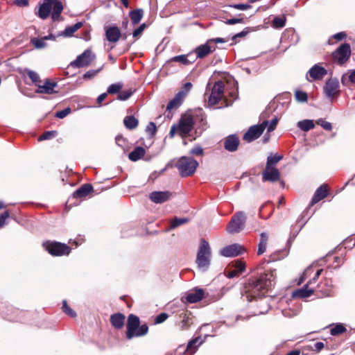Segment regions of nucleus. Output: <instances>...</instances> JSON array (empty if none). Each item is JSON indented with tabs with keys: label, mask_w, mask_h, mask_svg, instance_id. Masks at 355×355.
Segmentation results:
<instances>
[{
	"label": "nucleus",
	"mask_w": 355,
	"mask_h": 355,
	"mask_svg": "<svg viewBox=\"0 0 355 355\" xmlns=\"http://www.w3.org/2000/svg\"><path fill=\"white\" fill-rule=\"evenodd\" d=\"M275 270L266 271L258 277L248 279L243 286L242 295L248 302L264 296L275 285Z\"/></svg>",
	"instance_id": "f257e3e1"
},
{
	"label": "nucleus",
	"mask_w": 355,
	"mask_h": 355,
	"mask_svg": "<svg viewBox=\"0 0 355 355\" xmlns=\"http://www.w3.org/2000/svg\"><path fill=\"white\" fill-rule=\"evenodd\" d=\"M35 14L42 19H47L51 13L53 21L62 20L60 15L63 10V6L59 0H44L42 3L37 6Z\"/></svg>",
	"instance_id": "f03ea898"
},
{
	"label": "nucleus",
	"mask_w": 355,
	"mask_h": 355,
	"mask_svg": "<svg viewBox=\"0 0 355 355\" xmlns=\"http://www.w3.org/2000/svg\"><path fill=\"white\" fill-rule=\"evenodd\" d=\"M140 324L139 317L130 314L128 318L126 337L132 339L134 337H139L146 335L148 331V327L144 324Z\"/></svg>",
	"instance_id": "7ed1b4c3"
},
{
	"label": "nucleus",
	"mask_w": 355,
	"mask_h": 355,
	"mask_svg": "<svg viewBox=\"0 0 355 355\" xmlns=\"http://www.w3.org/2000/svg\"><path fill=\"white\" fill-rule=\"evenodd\" d=\"M211 257V251L209 243L205 239H202L196 261L198 268L202 271H206L210 265Z\"/></svg>",
	"instance_id": "20e7f679"
},
{
	"label": "nucleus",
	"mask_w": 355,
	"mask_h": 355,
	"mask_svg": "<svg viewBox=\"0 0 355 355\" xmlns=\"http://www.w3.org/2000/svg\"><path fill=\"white\" fill-rule=\"evenodd\" d=\"M175 166L180 176L188 177L195 173L198 162L193 157L182 156L178 159Z\"/></svg>",
	"instance_id": "39448f33"
},
{
	"label": "nucleus",
	"mask_w": 355,
	"mask_h": 355,
	"mask_svg": "<svg viewBox=\"0 0 355 355\" xmlns=\"http://www.w3.org/2000/svg\"><path fill=\"white\" fill-rule=\"evenodd\" d=\"M246 216L243 211L236 212L231 218L226 230L230 234H236L241 232L245 225Z\"/></svg>",
	"instance_id": "423d86ee"
},
{
	"label": "nucleus",
	"mask_w": 355,
	"mask_h": 355,
	"mask_svg": "<svg viewBox=\"0 0 355 355\" xmlns=\"http://www.w3.org/2000/svg\"><path fill=\"white\" fill-rule=\"evenodd\" d=\"M45 249L53 256L68 255L71 249L67 245L60 242H46L43 244Z\"/></svg>",
	"instance_id": "0eeeda50"
},
{
	"label": "nucleus",
	"mask_w": 355,
	"mask_h": 355,
	"mask_svg": "<svg viewBox=\"0 0 355 355\" xmlns=\"http://www.w3.org/2000/svg\"><path fill=\"white\" fill-rule=\"evenodd\" d=\"M225 84L223 81L218 80L216 82L211 89L209 94H205L207 96L208 103L209 105H216L223 96Z\"/></svg>",
	"instance_id": "6e6552de"
},
{
	"label": "nucleus",
	"mask_w": 355,
	"mask_h": 355,
	"mask_svg": "<svg viewBox=\"0 0 355 355\" xmlns=\"http://www.w3.org/2000/svg\"><path fill=\"white\" fill-rule=\"evenodd\" d=\"M268 123V121H263L261 124L252 125L244 134L243 139L248 142H251L258 139L264 131Z\"/></svg>",
	"instance_id": "1a4fd4ad"
},
{
	"label": "nucleus",
	"mask_w": 355,
	"mask_h": 355,
	"mask_svg": "<svg viewBox=\"0 0 355 355\" xmlns=\"http://www.w3.org/2000/svg\"><path fill=\"white\" fill-rule=\"evenodd\" d=\"M95 59V55L90 49L85 50L70 63V66L81 68L88 66Z\"/></svg>",
	"instance_id": "9d476101"
},
{
	"label": "nucleus",
	"mask_w": 355,
	"mask_h": 355,
	"mask_svg": "<svg viewBox=\"0 0 355 355\" xmlns=\"http://www.w3.org/2000/svg\"><path fill=\"white\" fill-rule=\"evenodd\" d=\"M351 55V47L347 43L341 44L334 53V59L342 65L346 62Z\"/></svg>",
	"instance_id": "9b49d317"
},
{
	"label": "nucleus",
	"mask_w": 355,
	"mask_h": 355,
	"mask_svg": "<svg viewBox=\"0 0 355 355\" xmlns=\"http://www.w3.org/2000/svg\"><path fill=\"white\" fill-rule=\"evenodd\" d=\"M193 125L194 122L191 116H182L177 125L178 132L184 138L193 129Z\"/></svg>",
	"instance_id": "f8f14e48"
},
{
	"label": "nucleus",
	"mask_w": 355,
	"mask_h": 355,
	"mask_svg": "<svg viewBox=\"0 0 355 355\" xmlns=\"http://www.w3.org/2000/svg\"><path fill=\"white\" fill-rule=\"evenodd\" d=\"M339 82L336 78L328 79L323 87L324 94L329 98H332L340 93Z\"/></svg>",
	"instance_id": "ddd939ff"
},
{
	"label": "nucleus",
	"mask_w": 355,
	"mask_h": 355,
	"mask_svg": "<svg viewBox=\"0 0 355 355\" xmlns=\"http://www.w3.org/2000/svg\"><path fill=\"white\" fill-rule=\"evenodd\" d=\"M242 245L238 243H234L223 248L220 250V254L225 257H236L243 252Z\"/></svg>",
	"instance_id": "4468645a"
},
{
	"label": "nucleus",
	"mask_w": 355,
	"mask_h": 355,
	"mask_svg": "<svg viewBox=\"0 0 355 355\" xmlns=\"http://www.w3.org/2000/svg\"><path fill=\"white\" fill-rule=\"evenodd\" d=\"M172 197V193L168 191H153L150 193V200L156 204L164 203Z\"/></svg>",
	"instance_id": "2eb2a0df"
},
{
	"label": "nucleus",
	"mask_w": 355,
	"mask_h": 355,
	"mask_svg": "<svg viewBox=\"0 0 355 355\" xmlns=\"http://www.w3.org/2000/svg\"><path fill=\"white\" fill-rule=\"evenodd\" d=\"M280 176L279 171L277 168L266 166L265 170L262 173L263 181L276 182L279 180Z\"/></svg>",
	"instance_id": "dca6fc26"
},
{
	"label": "nucleus",
	"mask_w": 355,
	"mask_h": 355,
	"mask_svg": "<svg viewBox=\"0 0 355 355\" xmlns=\"http://www.w3.org/2000/svg\"><path fill=\"white\" fill-rule=\"evenodd\" d=\"M105 32L106 39L112 43H116L121 36L120 29L116 26H105Z\"/></svg>",
	"instance_id": "f3484780"
},
{
	"label": "nucleus",
	"mask_w": 355,
	"mask_h": 355,
	"mask_svg": "<svg viewBox=\"0 0 355 355\" xmlns=\"http://www.w3.org/2000/svg\"><path fill=\"white\" fill-rule=\"evenodd\" d=\"M57 87L55 82H51L49 79H46L44 83L42 82L35 90L37 94H52L55 93V88Z\"/></svg>",
	"instance_id": "a211bd4d"
},
{
	"label": "nucleus",
	"mask_w": 355,
	"mask_h": 355,
	"mask_svg": "<svg viewBox=\"0 0 355 355\" xmlns=\"http://www.w3.org/2000/svg\"><path fill=\"white\" fill-rule=\"evenodd\" d=\"M327 74L325 68L318 65H313L308 71L306 76L309 75L313 80H321Z\"/></svg>",
	"instance_id": "6ab92c4d"
},
{
	"label": "nucleus",
	"mask_w": 355,
	"mask_h": 355,
	"mask_svg": "<svg viewBox=\"0 0 355 355\" xmlns=\"http://www.w3.org/2000/svg\"><path fill=\"white\" fill-rule=\"evenodd\" d=\"M205 295L204 290L195 288L189 291L186 295V300L189 303H196L201 300Z\"/></svg>",
	"instance_id": "aec40b11"
},
{
	"label": "nucleus",
	"mask_w": 355,
	"mask_h": 355,
	"mask_svg": "<svg viewBox=\"0 0 355 355\" xmlns=\"http://www.w3.org/2000/svg\"><path fill=\"white\" fill-rule=\"evenodd\" d=\"M216 49L215 46L211 45L209 40L204 44L200 45L198 46L195 52L196 53V57L199 58H203L206 57L211 52L214 51Z\"/></svg>",
	"instance_id": "412c9836"
},
{
	"label": "nucleus",
	"mask_w": 355,
	"mask_h": 355,
	"mask_svg": "<svg viewBox=\"0 0 355 355\" xmlns=\"http://www.w3.org/2000/svg\"><path fill=\"white\" fill-rule=\"evenodd\" d=\"M239 145V139L235 135H231L225 139L224 147L225 150L230 152H234L237 150Z\"/></svg>",
	"instance_id": "4be33fe9"
},
{
	"label": "nucleus",
	"mask_w": 355,
	"mask_h": 355,
	"mask_svg": "<svg viewBox=\"0 0 355 355\" xmlns=\"http://www.w3.org/2000/svg\"><path fill=\"white\" fill-rule=\"evenodd\" d=\"M328 194V189H327V184H322L320 187L317 189L315 191L311 202V205H313L320 201L321 200L324 199Z\"/></svg>",
	"instance_id": "5701e85b"
},
{
	"label": "nucleus",
	"mask_w": 355,
	"mask_h": 355,
	"mask_svg": "<svg viewBox=\"0 0 355 355\" xmlns=\"http://www.w3.org/2000/svg\"><path fill=\"white\" fill-rule=\"evenodd\" d=\"M93 191V187L90 184H84L76 190L72 196L74 198H82L88 196Z\"/></svg>",
	"instance_id": "b1692460"
},
{
	"label": "nucleus",
	"mask_w": 355,
	"mask_h": 355,
	"mask_svg": "<svg viewBox=\"0 0 355 355\" xmlns=\"http://www.w3.org/2000/svg\"><path fill=\"white\" fill-rule=\"evenodd\" d=\"M184 96L185 92L184 91H180L175 97L169 101L167 105L166 110L171 111L173 109L178 108L181 105Z\"/></svg>",
	"instance_id": "393cba45"
},
{
	"label": "nucleus",
	"mask_w": 355,
	"mask_h": 355,
	"mask_svg": "<svg viewBox=\"0 0 355 355\" xmlns=\"http://www.w3.org/2000/svg\"><path fill=\"white\" fill-rule=\"evenodd\" d=\"M110 322L112 325L116 329H121L124 325L125 315L117 313L111 315Z\"/></svg>",
	"instance_id": "a878e982"
},
{
	"label": "nucleus",
	"mask_w": 355,
	"mask_h": 355,
	"mask_svg": "<svg viewBox=\"0 0 355 355\" xmlns=\"http://www.w3.org/2000/svg\"><path fill=\"white\" fill-rule=\"evenodd\" d=\"M171 62H180L184 65H188L195 61L191 54L176 55L171 58Z\"/></svg>",
	"instance_id": "bb28decb"
},
{
	"label": "nucleus",
	"mask_w": 355,
	"mask_h": 355,
	"mask_svg": "<svg viewBox=\"0 0 355 355\" xmlns=\"http://www.w3.org/2000/svg\"><path fill=\"white\" fill-rule=\"evenodd\" d=\"M309 284H305L302 288L295 291L293 293V297L306 298L313 293V289L308 288Z\"/></svg>",
	"instance_id": "cd10ccee"
},
{
	"label": "nucleus",
	"mask_w": 355,
	"mask_h": 355,
	"mask_svg": "<svg viewBox=\"0 0 355 355\" xmlns=\"http://www.w3.org/2000/svg\"><path fill=\"white\" fill-rule=\"evenodd\" d=\"M145 149L141 146H137L129 153L128 158L132 162H137L141 159L145 155Z\"/></svg>",
	"instance_id": "c85d7f7f"
},
{
	"label": "nucleus",
	"mask_w": 355,
	"mask_h": 355,
	"mask_svg": "<svg viewBox=\"0 0 355 355\" xmlns=\"http://www.w3.org/2000/svg\"><path fill=\"white\" fill-rule=\"evenodd\" d=\"M268 235L266 232H262L260 234V241L258 245L257 254L260 255L263 254L266 250L268 244Z\"/></svg>",
	"instance_id": "c756f323"
},
{
	"label": "nucleus",
	"mask_w": 355,
	"mask_h": 355,
	"mask_svg": "<svg viewBox=\"0 0 355 355\" xmlns=\"http://www.w3.org/2000/svg\"><path fill=\"white\" fill-rule=\"evenodd\" d=\"M297 127L304 132H308L315 128V123L313 120L304 119L298 121L297 123Z\"/></svg>",
	"instance_id": "7c9ffc66"
},
{
	"label": "nucleus",
	"mask_w": 355,
	"mask_h": 355,
	"mask_svg": "<svg viewBox=\"0 0 355 355\" xmlns=\"http://www.w3.org/2000/svg\"><path fill=\"white\" fill-rule=\"evenodd\" d=\"M24 74H26L28 76L32 83L37 87L40 83H42V80L40 79V75L36 71L28 69H25Z\"/></svg>",
	"instance_id": "2f4dec72"
},
{
	"label": "nucleus",
	"mask_w": 355,
	"mask_h": 355,
	"mask_svg": "<svg viewBox=\"0 0 355 355\" xmlns=\"http://www.w3.org/2000/svg\"><path fill=\"white\" fill-rule=\"evenodd\" d=\"M341 83L343 85L347 86L349 83L355 84V69L349 70L343 75Z\"/></svg>",
	"instance_id": "473e14b6"
},
{
	"label": "nucleus",
	"mask_w": 355,
	"mask_h": 355,
	"mask_svg": "<svg viewBox=\"0 0 355 355\" xmlns=\"http://www.w3.org/2000/svg\"><path fill=\"white\" fill-rule=\"evenodd\" d=\"M123 123L126 128L132 130L137 127L139 121L134 116H127L123 119Z\"/></svg>",
	"instance_id": "72a5a7b5"
},
{
	"label": "nucleus",
	"mask_w": 355,
	"mask_h": 355,
	"mask_svg": "<svg viewBox=\"0 0 355 355\" xmlns=\"http://www.w3.org/2000/svg\"><path fill=\"white\" fill-rule=\"evenodd\" d=\"M83 25V23L81 21L77 22L75 24L67 26L63 33L62 35L64 37H70L76 31H77L78 29H80Z\"/></svg>",
	"instance_id": "f704fd0d"
},
{
	"label": "nucleus",
	"mask_w": 355,
	"mask_h": 355,
	"mask_svg": "<svg viewBox=\"0 0 355 355\" xmlns=\"http://www.w3.org/2000/svg\"><path fill=\"white\" fill-rule=\"evenodd\" d=\"M143 10L141 9H137L130 12V17L133 24H138L142 19Z\"/></svg>",
	"instance_id": "c9c22d12"
},
{
	"label": "nucleus",
	"mask_w": 355,
	"mask_h": 355,
	"mask_svg": "<svg viewBox=\"0 0 355 355\" xmlns=\"http://www.w3.org/2000/svg\"><path fill=\"white\" fill-rule=\"evenodd\" d=\"M180 318L182 319L180 326L182 330L187 329L191 324V318L185 313H181Z\"/></svg>",
	"instance_id": "e433bc0d"
},
{
	"label": "nucleus",
	"mask_w": 355,
	"mask_h": 355,
	"mask_svg": "<svg viewBox=\"0 0 355 355\" xmlns=\"http://www.w3.org/2000/svg\"><path fill=\"white\" fill-rule=\"evenodd\" d=\"M286 19L284 16L282 17H276L272 21V26L275 28H282L286 25Z\"/></svg>",
	"instance_id": "4c0bfd02"
},
{
	"label": "nucleus",
	"mask_w": 355,
	"mask_h": 355,
	"mask_svg": "<svg viewBox=\"0 0 355 355\" xmlns=\"http://www.w3.org/2000/svg\"><path fill=\"white\" fill-rule=\"evenodd\" d=\"M199 340H200V338H196L191 340V341H189L187 345V350L189 351V352H191V354L195 353V352L196 350V344L198 343V346H199L202 343V341H199Z\"/></svg>",
	"instance_id": "58836bf2"
},
{
	"label": "nucleus",
	"mask_w": 355,
	"mask_h": 355,
	"mask_svg": "<svg viewBox=\"0 0 355 355\" xmlns=\"http://www.w3.org/2000/svg\"><path fill=\"white\" fill-rule=\"evenodd\" d=\"M122 87H123V84L121 83L112 84L107 87V92L110 94H117V93L119 94Z\"/></svg>",
	"instance_id": "ea45409f"
},
{
	"label": "nucleus",
	"mask_w": 355,
	"mask_h": 355,
	"mask_svg": "<svg viewBox=\"0 0 355 355\" xmlns=\"http://www.w3.org/2000/svg\"><path fill=\"white\" fill-rule=\"evenodd\" d=\"M189 218H175L171 222V228L174 229L178 227L180 225L185 224L189 222Z\"/></svg>",
	"instance_id": "a19ab883"
},
{
	"label": "nucleus",
	"mask_w": 355,
	"mask_h": 355,
	"mask_svg": "<svg viewBox=\"0 0 355 355\" xmlns=\"http://www.w3.org/2000/svg\"><path fill=\"white\" fill-rule=\"evenodd\" d=\"M62 309L64 313L71 318H75L76 316V312L67 305L66 300L62 301Z\"/></svg>",
	"instance_id": "79ce46f5"
},
{
	"label": "nucleus",
	"mask_w": 355,
	"mask_h": 355,
	"mask_svg": "<svg viewBox=\"0 0 355 355\" xmlns=\"http://www.w3.org/2000/svg\"><path fill=\"white\" fill-rule=\"evenodd\" d=\"M133 92L134 91L131 89L121 92L118 94L117 99L120 101H126L132 95Z\"/></svg>",
	"instance_id": "37998d69"
},
{
	"label": "nucleus",
	"mask_w": 355,
	"mask_h": 355,
	"mask_svg": "<svg viewBox=\"0 0 355 355\" xmlns=\"http://www.w3.org/2000/svg\"><path fill=\"white\" fill-rule=\"evenodd\" d=\"M296 100L300 103H304L307 101L308 96L307 94L301 90H297L295 93Z\"/></svg>",
	"instance_id": "c03bdc74"
},
{
	"label": "nucleus",
	"mask_w": 355,
	"mask_h": 355,
	"mask_svg": "<svg viewBox=\"0 0 355 355\" xmlns=\"http://www.w3.org/2000/svg\"><path fill=\"white\" fill-rule=\"evenodd\" d=\"M345 331L346 328L342 324H338L331 329L330 332L332 336H336L344 333Z\"/></svg>",
	"instance_id": "a18cd8bd"
},
{
	"label": "nucleus",
	"mask_w": 355,
	"mask_h": 355,
	"mask_svg": "<svg viewBox=\"0 0 355 355\" xmlns=\"http://www.w3.org/2000/svg\"><path fill=\"white\" fill-rule=\"evenodd\" d=\"M315 123L320 125L325 130H331L332 125L330 122L325 121L323 119H318Z\"/></svg>",
	"instance_id": "49530a36"
},
{
	"label": "nucleus",
	"mask_w": 355,
	"mask_h": 355,
	"mask_svg": "<svg viewBox=\"0 0 355 355\" xmlns=\"http://www.w3.org/2000/svg\"><path fill=\"white\" fill-rule=\"evenodd\" d=\"M32 44L36 49H42L46 46L45 39L33 38L31 40Z\"/></svg>",
	"instance_id": "de8ad7c7"
},
{
	"label": "nucleus",
	"mask_w": 355,
	"mask_h": 355,
	"mask_svg": "<svg viewBox=\"0 0 355 355\" xmlns=\"http://www.w3.org/2000/svg\"><path fill=\"white\" fill-rule=\"evenodd\" d=\"M57 135V132L55 130L51 131H47L45 132L44 134H42L41 136H40L38 140L39 141H43L46 139H50Z\"/></svg>",
	"instance_id": "09e8293b"
},
{
	"label": "nucleus",
	"mask_w": 355,
	"mask_h": 355,
	"mask_svg": "<svg viewBox=\"0 0 355 355\" xmlns=\"http://www.w3.org/2000/svg\"><path fill=\"white\" fill-rule=\"evenodd\" d=\"M282 159V156H279L277 155L275 156H269L267 158V163L266 166H270L272 164H276L277 162H279Z\"/></svg>",
	"instance_id": "8fccbe9b"
},
{
	"label": "nucleus",
	"mask_w": 355,
	"mask_h": 355,
	"mask_svg": "<svg viewBox=\"0 0 355 355\" xmlns=\"http://www.w3.org/2000/svg\"><path fill=\"white\" fill-rule=\"evenodd\" d=\"M157 131V128L155 123L154 122H150L146 127V132L150 135V136L153 137L155 135Z\"/></svg>",
	"instance_id": "3c124183"
},
{
	"label": "nucleus",
	"mask_w": 355,
	"mask_h": 355,
	"mask_svg": "<svg viewBox=\"0 0 355 355\" xmlns=\"http://www.w3.org/2000/svg\"><path fill=\"white\" fill-rule=\"evenodd\" d=\"M277 123H278V118L277 117L273 118L271 120V121L270 122V123H268V125H266L267 131L268 132H272L276 128Z\"/></svg>",
	"instance_id": "603ef678"
},
{
	"label": "nucleus",
	"mask_w": 355,
	"mask_h": 355,
	"mask_svg": "<svg viewBox=\"0 0 355 355\" xmlns=\"http://www.w3.org/2000/svg\"><path fill=\"white\" fill-rule=\"evenodd\" d=\"M225 8H234L238 10H245L250 8V6L248 4H244V3H239V4H233V5H228L226 6Z\"/></svg>",
	"instance_id": "864d4df0"
},
{
	"label": "nucleus",
	"mask_w": 355,
	"mask_h": 355,
	"mask_svg": "<svg viewBox=\"0 0 355 355\" xmlns=\"http://www.w3.org/2000/svg\"><path fill=\"white\" fill-rule=\"evenodd\" d=\"M238 16H239V17H236V18H232V19H227L225 21V24H228V25H233L235 24L242 23L243 21V17H241V15L239 14Z\"/></svg>",
	"instance_id": "5fc2aeb1"
},
{
	"label": "nucleus",
	"mask_w": 355,
	"mask_h": 355,
	"mask_svg": "<svg viewBox=\"0 0 355 355\" xmlns=\"http://www.w3.org/2000/svg\"><path fill=\"white\" fill-rule=\"evenodd\" d=\"M71 112V109L67 107L55 113V116L58 119H64Z\"/></svg>",
	"instance_id": "6e6d98bb"
},
{
	"label": "nucleus",
	"mask_w": 355,
	"mask_h": 355,
	"mask_svg": "<svg viewBox=\"0 0 355 355\" xmlns=\"http://www.w3.org/2000/svg\"><path fill=\"white\" fill-rule=\"evenodd\" d=\"M145 28H146V24L144 23V24H141L138 28L135 29L132 33L133 37L137 38L138 37H139L140 35L144 31V30L145 29Z\"/></svg>",
	"instance_id": "4d7b16f0"
},
{
	"label": "nucleus",
	"mask_w": 355,
	"mask_h": 355,
	"mask_svg": "<svg viewBox=\"0 0 355 355\" xmlns=\"http://www.w3.org/2000/svg\"><path fill=\"white\" fill-rule=\"evenodd\" d=\"M10 216V214L8 211H4L0 214V228L3 227L6 223V220Z\"/></svg>",
	"instance_id": "13d9d810"
},
{
	"label": "nucleus",
	"mask_w": 355,
	"mask_h": 355,
	"mask_svg": "<svg viewBox=\"0 0 355 355\" xmlns=\"http://www.w3.org/2000/svg\"><path fill=\"white\" fill-rule=\"evenodd\" d=\"M168 318V314L166 313H162L156 316L155 322L156 324H160L164 322Z\"/></svg>",
	"instance_id": "bf43d9fd"
},
{
	"label": "nucleus",
	"mask_w": 355,
	"mask_h": 355,
	"mask_svg": "<svg viewBox=\"0 0 355 355\" xmlns=\"http://www.w3.org/2000/svg\"><path fill=\"white\" fill-rule=\"evenodd\" d=\"M234 266L235 268L234 270H238L239 273H242L245 269V264L241 261H236Z\"/></svg>",
	"instance_id": "052dcab7"
},
{
	"label": "nucleus",
	"mask_w": 355,
	"mask_h": 355,
	"mask_svg": "<svg viewBox=\"0 0 355 355\" xmlns=\"http://www.w3.org/2000/svg\"><path fill=\"white\" fill-rule=\"evenodd\" d=\"M190 154L195 155H202L203 154V149L199 146H195L190 150Z\"/></svg>",
	"instance_id": "680f3d73"
},
{
	"label": "nucleus",
	"mask_w": 355,
	"mask_h": 355,
	"mask_svg": "<svg viewBox=\"0 0 355 355\" xmlns=\"http://www.w3.org/2000/svg\"><path fill=\"white\" fill-rule=\"evenodd\" d=\"M101 69H98L96 71H94V70H91V71H87L85 74H84V78H92L94 77Z\"/></svg>",
	"instance_id": "e2e57ef3"
},
{
	"label": "nucleus",
	"mask_w": 355,
	"mask_h": 355,
	"mask_svg": "<svg viewBox=\"0 0 355 355\" xmlns=\"http://www.w3.org/2000/svg\"><path fill=\"white\" fill-rule=\"evenodd\" d=\"M208 40H209V42L211 43V44L213 43L218 44V43H225L227 42V40L225 39L221 38V37L209 39Z\"/></svg>",
	"instance_id": "0e129e2a"
},
{
	"label": "nucleus",
	"mask_w": 355,
	"mask_h": 355,
	"mask_svg": "<svg viewBox=\"0 0 355 355\" xmlns=\"http://www.w3.org/2000/svg\"><path fill=\"white\" fill-rule=\"evenodd\" d=\"M346 36V34L344 32H340L333 35V37L338 41L342 40Z\"/></svg>",
	"instance_id": "69168bd1"
},
{
	"label": "nucleus",
	"mask_w": 355,
	"mask_h": 355,
	"mask_svg": "<svg viewBox=\"0 0 355 355\" xmlns=\"http://www.w3.org/2000/svg\"><path fill=\"white\" fill-rule=\"evenodd\" d=\"M324 347V345L322 342H317L314 344V347H315V349L317 351V352H320V350H322Z\"/></svg>",
	"instance_id": "338daca9"
},
{
	"label": "nucleus",
	"mask_w": 355,
	"mask_h": 355,
	"mask_svg": "<svg viewBox=\"0 0 355 355\" xmlns=\"http://www.w3.org/2000/svg\"><path fill=\"white\" fill-rule=\"evenodd\" d=\"M191 87L192 84L191 83H187L184 85L183 89L182 91H184L185 92V96L190 91Z\"/></svg>",
	"instance_id": "774afa93"
}]
</instances>
